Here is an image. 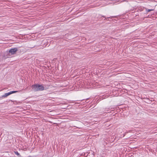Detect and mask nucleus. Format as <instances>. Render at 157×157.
Returning a JSON list of instances; mask_svg holds the SVG:
<instances>
[{
	"label": "nucleus",
	"instance_id": "nucleus-1",
	"mask_svg": "<svg viewBox=\"0 0 157 157\" xmlns=\"http://www.w3.org/2000/svg\"><path fill=\"white\" fill-rule=\"evenodd\" d=\"M32 90L34 91H43L47 89L45 88L43 84L40 85L36 84H34L32 86Z\"/></svg>",
	"mask_w": 157,
	"mask_h": 157
},
{
	"label": "nucleus",
	"instance_id": "nucleus-2",
	"mask_svg": "<svg viewBox=\"0 0 157 157\" xmlns=\"http://www.w3.org/2000/svg\"><path fill=\"white\" fill-rule=\"evenodd\" d=\"M17 92V91H10L9 92L5 93L3 95H2V97H4V98L6 97H7L8 96L10 95V94H11L13 93H16Z\"/></svg>",
	"mask_w": 157,
	"mask_h": 157
},
{
	"label": "nucleus",
	"instance_id": "nucleus-3",
	"mask_svg": "<svg viewBox=\"0 0 157 157\" xmlns=\"http://www.w3.org/2000/svg\"><path fill=\"white\" fill-rule=\"evenodd\" d=\"M17 51V48H11L9 51V52L11 54H14Z\"/></svg>",
	"mask_w": 157,
	"mask_h": 157
},
{
	"label": "nucleus",
	"instance_id": "nucleus-4",
	"mask_svg": "<svg viewBox=\"0 0 157 157\" xmlns=\"http://www.w3.org/2000/svg\"><path fill=\"white\" fill-rule=\"evenodd\" d=\"M99 97L100 98H107L108 97V96H106V95H102V97H101V96H100Z\"/></svg>",
	"mask_w": 157,
	"mask_h": 157
},
{
	"label": "nucleus",
	"instance_id": "nucleus-5",
	"mask_svg": "<svg viewBox=\"0 0 157 157\" xmlns=\"http://www.w3.org/2000/svg\"><path fill=\"white\" fill-rule=\"evenodd\" d=\"M145 9H146V11H147L148 12H150V11H152L153 10V9H149L147 8H146Z\"/></svg>",
	"mask_w": 157,
	"mask_h": 157
},
{
	"label": "nucleus",
	"instance_id": "nucleus-6",
	"mask_svg": "<svg viewBox=\"0 0 157 157\" xmlns=\"http://www.w3.org/2000/svg\"><path fill=\"white\" fill-rule=\"evenodd\" d=\"M14 153L16 155L20 156V154L17 151H14Z\"/></svg>",
	"mask_w": 157,
	"mask_h": 157
},
{
	"label": "nucleus",
	"instance_id": "nucleus-7",
	"mask_svg": "<svg viewBox=\"0 0 157 157\" xmlns=\"http://www.w3.org/2000/svg\"><path fill=\"white\" fill-rule=\"evenodd\" d=\"M146 99L147 100L146 101V102L148 103H150V102H149V99L147 98Z\"/></svg>",
	"mask_w": 157,
	"mask_h": 157
},
{
	"label": "nucleus",
	"instance_id": "nucleus-8",
	"mask_svg": "<svg viewBox=\"0 0 157 157\" xmlns=\"http://www.w3.org/2000/svg\"><path fill=\"white\" fill-rule=\"evenodd\" d=\"M112 18V16L107 17V18Z\"/></svg>",
	"mask_w": 157,
	"mask_h": 157
},
{
	"label": "nucleus",
	"instance_id": "nucleus-9",
	"mask_svg": "<svg viewBox=\"0 0 157 157\" xmlns=\"http://www.w3.org/2000/svg\"><path fill=\"white\" fill-rule=\"evenodd\" d=\"M103 17H105V19L106 18L105 17V16H103Z\"/></svg>",
	"mask_w": 157,
	"mask_h": 157
}]
</instances>
